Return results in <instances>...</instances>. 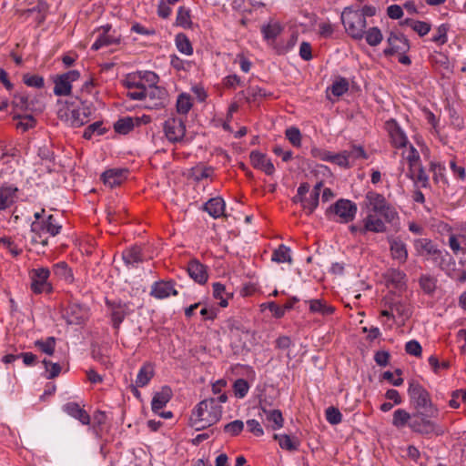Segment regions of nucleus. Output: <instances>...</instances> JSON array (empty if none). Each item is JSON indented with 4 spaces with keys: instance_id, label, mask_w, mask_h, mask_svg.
Returning <instances> with one entry per match:
<instances>
[{
    "instance_id": "16",
    "label": "nucleus",
    "mask_w": 466,
    "mask_h": 466,
    "mask_svg": "<svg viewBox=\"0 0 466 466\" xmlns=\"http://www.w3.org/2000/svg\"><path fill=\"white\" fill-rule=\"evenodd\" d=\"M176 282L173 279L156 281L151 286L150 296L157 299H164L170 295L177 296V290L175 289Z\"/></svg>"
},
{
    "instance_id": "3",
    "label": "nucleus",
    "mask_w": 466,
    "mask_h": 466,
    "mask_svg": "<svg viewBox=\"0 0 466 466\" xmlns=\"http://www.w3.org/2000/svg\"><path fill=\"white\" fill-rule=\"evenodd\" d=\"M340 20L346 33L352 39L360 41L364 38L367 21L359 7L346 6L341 13Z\"/></svg>"
},
{
    "instance_id": "12",
    "label": "nucleus",
    "mask_w": 466,
    "mask_h": 466,
    "mask_svg": "<svg viewBox=\"0 0 466 466\" xmlns=\"http://www.w3.org/2000/svg\"><path fill=\"white\" fill-rule=\"evenodd\" d=\"M62 316L68 325H80L87 319L88 311L86 305L70 301Z\"/></svg>"
},
{
    "instance_id": "2",
    "label": "nucleus",
    "mask_w": 466,
    "mask_h": 466,
    "mask_svg": "<svg viewBox=\"0 0 466 466\" xmlns=\"http://www.w3.org/2000/svg\"><path fill=\"white\" fill-rule=\"evenodd\" d=\"M192 416L195 417L193 425L199 431L218 422L222 416V408L217 404L215 398H208L197 405Z\"/></svg>"
},
{
    "instance_id": "22",
    "label": "nucleus",
    "mask_w": 466,
    "mask_h": 466,
    "mask_svg": "<svg viewBox=\"0 0 466 466\" xmlns=\"http://www.w3.org/2000/svg\"><path fill=\"white\" fill-rule=\"evenodd\" d=\"M386 128L390 136L391 142L395 147L400 148L406 147L408 138L400 127L395 119H390L386 122Z\"/></svg>"
},
{
    "instance_id": "36",
    "label": "nucleus",
    "mask_w": 466,
    "mask_h": 466,
    "mask_svg": "<svg viewBox=\"0 0 466 466\" xmlns=\"http://www.w3.org/2000/svg\"><path fill=\"white\" fill-rule=\"evenodd\" d=\"M271 260L277 263H291L290 248L284 244H280L279 248L273 251Z\"/></svg>"
},
{
    "instance_id": "15",
    "label": "nucleus",
    "mask_w": 466,
    "mask_h": 466,
    "mask_svg": "<svg viewBox=\"0 0 466 466\" xmlns=\"http://www.w3.org/2000/svg\"><path fill=\"white\" fill-rule=\"evenodd\" d=\"M164 132L169 142H180L186 134L185 121L177 117L168 118L164 123Z\"/></svg>"
},
{
    "instance_id": "33",
    "label": "nucleus",
    "mask_w": 466,
    "mask_h": 466,
    "mask_svg": "<svg viewBox=\"0 0 466 466\" xmlns=\"http://www.w3.org/2000/svg\"><path fill=\"white\" fill-rule=\"evenodd\" d=\"M53 273L57 278L66 280V282H73L74 276L72 269L65 261H60L53 266Z\"/></svg>"
},
{
    "instance_id": "46",
    "label": "nucleus",
    "mask_w": 466,
    "mask_h": 466,
    "mask_svg": "<svg viewBox=\"0 0 466 466\" xmlns=\"http://www.w3.org/2000/svg\"><path fill=\"white\" fill-rule=\"evenodd\" d=\"M263 412L267 415V420L269 422H272L271 428L276 431L283 426V417L282 413L279 410H267L266 409H262Z\"/></svg>"
},
{
    "instance_id": "21",
    "label": "nucleus",
    "mask_w": 466,
    "mask_h": 466,
    "mask_svg": "<svg viewBox=\"0 0 466 466\" xmlns=\"http://www.w3.org/2000/svg\"><path fill=\"white\" fill-rule=\"evenodd\" d=\"M58 118L67 123L73 127H79L87 123L81 114L80 106L77 107L70 108L69 112L64 109H59L57 112Z\"/></svg>"
},
{
    "instance_id": "30",
    "label": "nucleus",
    "mask_w": 466,
    "mask_h": 466,
    "mask_svg": "<svg viewBox=\"0 0 466 466\" xmlns=\"http://www.w3.org/2000/svg\"><path fill=\"white\" fill-rule=\"evenodd\" d=\"M154 375V365L151 362H146L138 370L136 380L137 387L142 388L147 385Z\"/></svg>"
},
{
    "instance_id": "40",
    "label": "nucleus",
    "mask_w": 466,
    "mask_h": 466,
    "mask_svg": "<svg viewBox=\"0 0 466 466\" xmlns=\"http://www.w3.org/2000/svg\"><path fill=\"white\" fill-rule=\"evenodd\" d=\"M175 43L177 48L180 53L185 54L187 56H190L193 54L192 44L186 34L178 33L176 35Z\"/></svg>"
},
{
    "instance_id": "51",
    "label": "nucleus",
    "mask_w": 466,
    "mask_h": 466,
    "mask_svg": "<svg viewBox=\"0 0 466 466\" xmlns=\"http://www.w3.org/2000/svg\"><path fill=\"white\" fill-rule=\"evenodd\" d=\"M103 122L96 121L87 126L84 130L83 137L86 139H91L94 134L104 135L107 129L103 127Z\"/></svg>"
},
{
    "instance_id": "26",
    "label": "nucleus",
    "mask_w": 466,
    "mask_h": 466,
    "mask_svg": "<svg viewBox=\"0 0 466 466\" xmlns=\"http://www.w3.org/2000/svg\"><path fill=\"white\" fill-rule=\"evenodd\" d=\"M173 396V391L171 388L167 385H165L161 388L160 391H157L154 394L152 401H151V409L154 412H157L159 410L163 409L167 403L171 400Z\"/></svg>"
},
{
    "instance_id": "55",
    "label": "nucleus",
    "mask_w": 466,
    "mask_h": 466,
    "mask_svg": "<svg viewBox=\"0 0 466 466\" xmlns=\"http://www.w3.org/2000/svg\"><path fill=\"white\" fill-rule=\"evenodd\" d=\"M345 152H346L348 160L350 158L353 160H357V159H360V158L368 159V157H369L368 154L366 153L363 147H361V146L351 145L350 148L348 150H345Z\"/></svg>"
},
{
    "instance_id": "53",
    "label": "nucleus",
    "mask_w": 466,
    "mask_h": 466,
    "mask_svg": "<svg viewBox=\"0 0 466 466\" xmlns=\"http://www.w3.org/2000/svg\"><path fill=\"white\" fill-rule=\"evenodd\" d=\"M138 79L147 86H155L159 81V76L153 71H137Z\"/></svg>"
},
{
    "instance_id": "58",
    "label": "nucleus",
    "mask_w": 466,
    "mask_h": 466,
    "mask_svg": "<svg viewBox=\"0 0 466 466\" xmlns=\"http://www.w3.org/2000/svg\"><path fill=\"white\" fill-rule=\"evenodd\" d=\"M326 420L331 425H337L342 420V414L338 408L333 406L329 407L326 411Z\"/></svg>"
},
{
    "instance_id": "17",
    "label": "nucleus",
    "mask_w": 466,
    "mask_h": 466,
    "mask_svg": "<svg viewBox=\"0 0 466 466\" xmlns=\"http://www.w3.org/2000/svg\"><path fill=\"white\" fill-rule=\"evenodd\" d=\"M387 240L390 245V251L392 259L397 260L400 264H405L408 260V249L406 243L400 237H388Z\"/></svg>"
},
{
    "instance_id": "29",
    "label": "nucleus",
    "mask_w": 466,
    "mask_h": 466,
    "mask_svg": "<svg viewBox=\"0 0 466 466\" xmlns=\"http://www.w3.org/2000/svg\"><path fill=\"white\" fill-rule=\"evenodd\" d=\"M387 282L391 284L395 289H404L406 288V274L396 268H390L386 275Z\"/></svg>"
},
{
    "instance_id": "63",
    "label": "nucleus",
    "mask_w": 466,
    "mask_h": 466,
    "mask_svg": "<svg viewBox=\"0 0 466 466\" xmlns=\"http://www.w3.org/2000/svg\"><path fill=\"white\" fill-rule=\"evenodd\" d=\"M248 101H256L258 97H267L268 96H270V93H268L264 88H261L258 86H250L248 89Z\"/></svg>"
},
{
    "instance_id": "1",
    "label": "nucleus",
    "mask_w": 466,
    "mask_h": 466,
    "mask_svg": "<svg viewBox=\"0 0 466 466\" xmlns=\"http://www.w3.org/2000/svg\"><path fill=\"white\" fill-rule=\"evenodd\" d=\"M416 255L431 259L441 270L450 269L455 265L452 257L447 251L441 250L438 246L430 238H417L413 242Z\"/></svg>"
},
{
    "instance_id": "43",
    "label": "nucleus",
    "mask_w": 466,
    "mask_h": 466,
    "mask_svg": "<svg viewBox=\"0 0 466 466\" xmlns=\"http://www.w3.org/2000/svg\"><path fill=\"white\" fill-rule=\"evenodd\" d=\"M120 36H113L109 34H100L97 39L94 42L91 46V49L96 51L100 49L102 46H108L113 44H119Z\"/></svg>"
},
{
    "instance_id": "42",
    "label": "nucleus",
    "mask_w": 466,
    "mask_h": 466,
    "mask_svg": "<svg viewBox=\"0 0 466 466\" xmlns=\"http://www.w3.org/2000/svg\"><path fill=\"white\" fill-rule=\"evenodd\" d=\"M176 25L177 26H181L185 29H189L192 27V21L190 15V10L186 8L185 6H180L177 10Z\"/></svg>"
},
{
    "instance_id": "49",
    "label": "nucleus",
    "mask_w": 466,
    "mask_h": 466,
    "mask_svg": "<svg viewBox=\"0 0 466 466\" xmlns=\"http://www.w3.org/2000/svg\"><path fill=\"white\" fill-rule=\"evenodd\" d=\"M14 119H19L20 121L16 124V128L27 131L35 126V119L32 115H15Z\"/></svg>"
},
{
    "instance_id": "14",
    "label": "nucleus",
    "mask_w": 466,
    "mask_h": 466,
    "mask_svg": "<svg viewBox=\"0 0 466 466\" xmlns=\"http://www.w3.org/2000/svg\"><path fill=\"white\" fill-rule=\"evenodd\" d=\"M61 229L62 225L58 218L54 215H49L46 218L42 219L41 221H34L31 224L32 233L36 234L39 238L41 237V232L56 237L60 234Z\"/></svg>"
},
{
    "instance_id": "60",
    "label": "nucleus",
    "mask_w": 466,
    "mask_h": 466,
    "mask_svg": "<svg viewBox=\"0 0 466 466\" xmlns=\"http://www.w3.org/2000/svg\"><path fill=\"white\" fill-rule=\"evenodd\" d=\"M287 139L294 146L300 147L301 146V133L298 127H291L286 129L285 132Z\"/></svg>"
},
{
    "instance_id": "57",
    "label": "nucleus",
    "mask_w": 466,
    "mask_h": 466,
    "mask_svg": "<svg viewBox=\"0 0 466 466\" xmlns=\"http://www.w3.org/2000/svg\"><path fill=\"white\" fill-rule=\"evenodd\" d=\"M123 85L128 89L144 88L145 86H147L145 83L141 82V80L138 79V75L137 72L128 74L123 80Z\"/></svg>"
},
{
    "instance_id": "56",
    "label": "nucleus",
    "mask_w": 466,
    "mask_h": 466,
    "mask_svg": "<svg viewBox=\"0 0 466 466\" xmlns=\"http://www.w3.org/2000/svg\"><path fill=\"white\" fill-rule=\"evenodd\" d=\"M23 82L31 87L42 88L45 86L44 77L39 75L25 74L23 76Z\"/></svg>"
},
{
    "instance_id": "4",
    "label": "nucleus",
    "mask_w": 466,
    "mask_h": 466,
    "mask_svg": "<svg viewBox=\"0 0 466 466\" xmlns=\"http://www.w3.org/2000/svg\"><path fill=\"white\" fill-rule=\"evenodd\" d=\"M438 413H432L431 410H419L412 413L409 427L413 432L421 435L431 433L437 436L442 435L444 431L430 419L436 417Z\"/></svg>"
},
{
    "instance_id": "25",
    "label": "nucleus",
    "mask_w": 466,
    "mask_h": 466,
    "mask_svg": "<svg viewBox=\"0 0 466 466\" xmlns=\"http://www.w3.org/2000/svg\"><path fill=\"white\" fill-rule=\"evenodd\" d=\"M62 410L69 416L78 420L83 425H88L90 423L89 414L76 402H67L63 405Z\"/></svg>"
},
{
    "instance_id": "47",
    "label": "nucleus",
    "mask_w": 466,
    "mask_h": 466,
    "mask_svg": "<svg viewBox=\"0 0 466 466\" xmlns=\"http://www.w3.org/2000/svg\"><path fill=\"white\" fill-rule=\"evenodd\" d=\"M28 100L29 96L26 95L25 92H17L14 95L11 105L15 109L28 111L31 108L28 106Z\"/></svg>"
},
{
    "instance_id": "20",
    "label": "nucleus",
    "mask_w": 466,
    "mask_h": 466,
    "mask_svg": "<svg viewBox=\"0 0 466 466\" xmlns=\"http://www.w3.org/2000/svg\"><path fill=\"white\" fill-rule=\"evenodd\" d=\"M251 165L254 168L262 170L266 175L271 176L275 172V167L267 155L258 150H253L249 154Z\"/></svg>"
},
{
    "instance_id": "18",
    "label": "nucleus",
    "mask_w": 466,
    "mask_h": 466,
    "mask_svg": "<svg viewBox=\"0 0 466 466\" xmlns=\"http://www.w3.org/2000/svg\"><path fill=\"white\" fill-rule=\"evenodd\" d=\"M187 271L189 277L197 283L203 285L208 281V267L198 259L193 258L188 261Z\"/></svg>"
},
{
    "instance_id": "34",
    "label": "nucleus",
    "mask_w": 466,
    "mask_h": 466,
    "mask_svg": "<svg viewBox=\"0 0 466 466\" xmlns=\"http://www.w3.org/2000/svg\"><path fill=\"white\" fill-rule=\"evenodd\" d=\"M274 439L278 440L279 445L287 451H295L299 450V441L287 434H275Z\"/></svg>"
},
{
    "instance_id": "27",
    "label": "nucleus",
    "mask_w": 466,
    "mask_h": 466,
    "mask_svg": "<svg viewBox=\"0 0 466 466\" xmlns=\"http://www.w3.org/2000/svg\"><path fill=\"white\" fill-rule=\"evenodd\" d=\"M225 201L220 197H216L208 199L203 205V210L208 212L210 217L213 218H218L222 216H225Z\"/></svg>"
},
{
    "instance_id": "59",
    "label": "nucleus",
    "mask_w": 466,
    "mask_h": 466,
    "mask_svg": "<svg viewBox=\"0 0 466 466\" xmlns=\"http://www.w3.org/2000/svg\"><path fill=\"white\" fill-rule=\"evenodd\" d=\"M244 429V422L240 420H233L224 426V431L230 436L239 435Z\"/></svg>"
},
{
    "instance_id": "64",
    "label": "nucleus",
    "mask_w": 466,
    "mask_h": 466,
    "mask_svg": "<svg viewBox=\"0 0 466 466\" xmlns=\"http://www.w3.org/2000/svg\"><path fill=\"white\" fill-rule=\"evenodd\" d=\"M405 350L408 354L415 357H420L422 353L420 344L415 339L410 340L406 343Z\"/></svg>"
},
{
    "instance_id": "5",
    "label": "nucleus",
    "mask_w": 466,
    "mask_h": 466,
    "mask_svg": "<svg viewBox=\"0 0 466 466\" xmlns=\"http://www.w3.org/2000/svg\"><path fill=\"white\" fill-rule=\"evenodd\" d=\"M365 199L367 205L371 207V210L383 218L385 222L392 224L399 219L395 208L387 201L382 194L370 190L366 193Z\"/></svg>"
},
{
    "instance_id": "52",
    "label": "nucleus",
    "mask_w": 466,
    "mask_h": 466,
    "mask_svg": "<svg viewBox=\"0 0 466 466\" xmlns=\"http://www.w3.org/2000/svg\"><path fill=\"white\" fill-rule=\"evenodd\" d=\"M449 29L450 25L448 24H441L438 26L436 34L432 35L431 40L438 46H443L448 41L447 33Z\"/></svg>"
},
{
    "instance_id": "24",
    "label": "nucleus",
    "mask_w": 466,
    "mask_h": 466,
    "mask_svg": "<svg viewBox=\"0 0 466 466\" xmlns=\"http://www.w3.org/2000/svg\"><path fill=\"white\" fill-rule=\"evenodd\" d=\"M18 188L14 185L4 184L0 187V211L9 208L15 201Z\"/></svg>"
},
{
    "instance_id": "61",
    "label": "nucleus",
    "mask_w": 466,
    "mask_h": 466,
    "mask_svg": "<svg viewBox=\"0 0 466 466\" xmlns=\"http://www.w3.org/2000/svg\"><path fill=\"white\" fill-rule=\"evenodd\" d=\"M395 311L400 317L403 318V320L410 319L412 315L410 306L403 300H397V304L395 305Z\"/></svg>"
},
{
    "instance_id": "48",
    "label": "nucleus",
    "mask_w": 466,
    "mask_h": 466,
    "mask_svg": "<svg viewBox=\"0 0 466 466\" xmlns=\"http://www.w3.org/2000/svg\"><path fill=\"white\" fill-rule=\"evenodd\" d=\"M56 338L48 337L46 340L37 339L35 341V346L39 349L42 352L52 356L56 349Z\"/></svg>"
},
{
    "instance_id": "9",
    "label": "nucleus",
    "mask_w": 466,
    "mask_h": 466,
    "mask_svg": "<svg viewBox=\"0 0 466 466\" xmlns=\"http://www.w3.org/2000/svg\"><path fill=\"white\" fill-rule=\"evenodd\" d=\"M50 274L49 268L45 267L33 268L30 271L31 289L34 293L49 294L53 291L52 284L48 281Z\"/></svg>"
},
{
    "instance_id": "50",
    "label": "nucleus",
    "mask_w": 466,
    "mask_h": 466,
    "mask_svg": "<svg viewBox=\"0 0 466 466\" xmlns=\"http://www.w3.org/2000/svg\"><path fill=\"white\" fill-rule=\"evenodd\" d=\"M331 93L335 96H341L349 90V81L345 77H339L330 87Z\"/></svg>"
},
{
    "instance_id": "28",
    "label": "nucleus",
    "mask_w": 466,
    "mask_h": 466,
    "mask_svg": "<svg viewBox=\"0 0 466 466\" xmlns=\"http://www.w3.org/2000/svg\"><path fill=\"white\" fill-rule=\"evenodd\" d=\"M122 258L127 266L135 267L144 261V254L140 246H132L122 252Z\"/></svg>"
},
{
    "instance_id": "19",
    "label": "nucleus",
    "mask_w": 466,
    "mask_h": 466,
    "mask_svg": "<svg viewBox=\"0 0 466 466\" xmlns=\"http://www.w3.org/2000/svg\"><path fill=\"white\" fill-rule=\"evenodd\" d=\"M385 219L379 218L376 214H368L362 219L361 230L363 232L385 233L388 230Z\"/></svg>"
},
{
    "instance_id": "44",
    "label": "nucleus",
    "mask_w": 466,
    "mask_h": 466,
    "mask_svg": "<svg viewBox=\"0 0 466 466\" xmlns=\"http://www.w3.org/2000/svg\"><path fill=\"white\" fill-rule=\"evenodd\" d=\"M364 37L367 44L370 46H377L383 40V35L377 26L370 27L368 30L365 29Z\"/></svg>"
},
{
    "instance_id": "10",
    "label": "nucleus",
    "mask_w": 466,
    "mask_h": 466,
    "mask_svg": "<svg viewBox=\"0 0 466 466\" xmlns=\"http://www.w3.org/2000/svg\"><path fill=\"white\" fill-rule=\"evenodd\" d=\"M105 303L109 311L108 315L111 319L112 327L118 331L125 318L133 312L129 308V303L123 302L121 300H110L107 299Z\"/></svg>"
},
{
    "instance_id": "11",
    "label": "nucleus",
    "mask_w": 466,
    "mask_h": 466,
    "mask_svg": "<svg viewBox=\"0 0 466 466\" xmlns=\"http://www.w3.org/2000/svg\"><path fill=\"white\" fill-rule=\"evenodd\" d=\"M78 70H70L57 75L54 79V94L57 96H69L72 91V83L80 78Z\"/></svg>"
},
{
    "instance_id": "39",
    "label": "nucleus",
    "mask_w": 466,
    "mask_h": 466,
    "mask_svg": "<svg viewBox=\"0 0 466 466\" xmlns=\"http://www.w3.org/2000/svg\"><path fill=\"white\" fill-rule=\"evenodd\" d=\"M135 120L131 116H125L122 118H119L115 124H114V129L116 133L121 135H127L130 131L133 130L135 127Z\"/></svg>"
},
{
    "instance_id": "6",
    "label": "nucleus",
    "mask_w": 466,
    "mask_h": 466,
    "mask_svg": "<svg viewBox=\"0 0 466 466\" xmlns=\"http://www.w3.org/2000/svg\"><path fill=\"white\" fill-rule=\"evenodd\" d=\"M408 394L410 398V404L416 411L431 410L432 413H438V409L432 404L430 393L417 380L409 381Z\"/></svg>"
},
{
    "instance_id": "41",
    "label": "nucleus",
    "mask_w": 466,
    "mask_h": 466,
    "mask_svg": "<svg viewBox=\"0 0 466 466\" xmlns=\"http://www.w3.org/2000/svg\"><path fill=\"white\" fill-rule=\"evenodd\" d=\"M193 103L190 95L187 93H181L178 95L177 99V112L180 115H187L192 108Z\"/></svg>"
},
{
    "instance_id": "32",
    "label": "nucleus",
    "mask_w": 466,
    "mask_h": 466,
    "mask_svg": "<svg viewBox=\"0 0 466 466\" xmlns=\"http://www.w3.org/2000/svg\"><path fill=\"white\" fill-rule=\"evenodd\" d=\"M282 31L283 26L279 23L268 24L261 26V34L268 44L275 42Z\"/></svg>"
},
{
    "instance_id": "7",
    "label": "nucleus",
    "mask_w": 466,
    "mask_h": 466,
    "mask_svg": "<svg viewBox=\"0 0 466 466\" xmlns=\"http://www.w3.org/2000/svg\"><path fill=\"white\" fill-rule=\"evenodd\" d=\"M358 211L357 204L350 199L339 198L327 209V214L332 213L339 218L336 221L349 223L354 220Z\"/></svg>"
},
{
    "instance_id": "8",
    "label": "nucleus",
    "mask_w": 466,
    "mask_h": 466,
    "mask_svg": "<svg viewBox=\"0 0 466 466\" xmlns=\"http://www.w3.org/2000/svg\"><path fill=\"white\" fill-rule=\"evenodd\" d=\"M387 43L388 47L383 50V55L387 57L392 56L395 54H406L410 48L409 39L399 30H393L389 33Z\"/></svg>"
},
{
    "instance_id": "37",
    "label": "nucleus",
    "mask_w": 466,
    "mask_h": 466,
    "mask_svg": "<svg viewBox=\"0 0 466 466\" xmlns=\"http://www.w3.org/2000/svg\"><path fill=\"white\" fill-rule=\"evenodd\" d=\"M419 285L425 294L432 295L437 288V279L428 274H422L419 279Z\"/></svg>"
},
{
    "instance_id": "13",
    "label": "nucleus",
    "mask_w": 466,
    "mask_h": 466,
    "mask_svg": "<svg viewBox=\"0 0 466 466\" xmlns=\"http://www.w3.org/2000/svg\"><path fill=\"white\" fill-rule=\"evenodd\" d=\"M146 107L149 109L164 108L169 102L168 93L166 88L155 86H147Z\"/></svg>"
},
{
    "instance_id": "54",
    "label": "nucleus",
    "mask_w": 466,
    "mask_h": 466,
    "mask_svg": "<svg viewBox=\"0 0 466 466\" xmlns=\"http://www.w3.org/2000/svg\"><path fill=\"white\" fill-rule=\"evenodd\" d=\"M249 384L244 379H238L233 384V391L237 398L243 399L248 392Z\"/></svg>"
},
{
    "instance_id": "23",
    "label": "nucleus",
    "mask_w": 466,
    "mask_h": 466,
    "mask_svg": "<svg viewBox=\"0 0 466 466\" xmlns=\"http://www.w3.org/2000/svg\"><path fill=\"white\" fill-rule=\"evenodd\" d=\"M127 168H111L107 169L101 175V180L105 185L109 186L111 188L119 186L126 178L128 174Z\"/></svg>"
},
{
    "instance_id": "62",
    "label": "nucleus",
    "mask_w": 466,
    "mask_h": 466,
    "mask_svg": "<svg viewBox=\"0 0 466 466\" xmlns=\"http://www.w3.org/2000/svg\"><path fill=\"white\" fill-rule=\"evenodd\" d=\"M42 363L44 364L46 370L49 371V374L46 377L48 380L55 379L60 374L62 368L59 363H53L46 359L43 360Z\"/></svg>"
},
{
    "instance_id": "35",
    "label": "nucleus",
    "mask_w": 466,
    "mask_h": 466,
    "mask_svg": "<svg viewBox=\"0 0 466 466\" xmlns=\"http://www.w3.org/2000/svg\"><path fill=\"white\" fill-rule=\"evenodd\" d=\"M214 168L212 167H206L203 165H197L189 170V176L192 179L199 182L205 178L212 176Z\"/></svg>"
},
{
    "instance_id": "45",
    "label": "nucleus",
    "mask_w": 466,
    "mask_h": 466,
    "mask_svg": "<svg viewBox=\"0 0 466 466\" xmlns=\"http://www.w3.org/2000/svg\"><path fill=\"white\" fill-rule=\"evenodd\" d=\"M226 327L228 328V329L229 330V333L232 336H239L240 334H248L249 333V329H247L241 323V321H239L234 318H230L226 321Z\"/></svg>"
},
{
    "instance_id": "31",
    "label": "nucleus",
    "mask_w": 466,
    "mask_h": 466,
    "mask_svg": "<svg viewBox=\"0 0 466 466\" xmlns=\"http://www.w3.org/2000/svg\"><path fill=\"white\" fill-rule=\"evenodd\" d=\"M306 303L309 305V311L311 313H319L323 316H329L334 313L335 308L327 305L322 299H309L306 300Z\"/></svg>"
},
{
    "instance_id": "38",
    "label": "nucleus",
    "mask_w": 466,
    "mask_h": 466,
    "mask_svg": "<svg viewBox=\"0 0 466 466\" xmlns=\"http://www.w3.org/2000/svg\"><path fill=\"white\" fill-rule=\"evenodd\" d=\"M411 417L412 414L409 413L407 410L398 409L393 413L392 424L398 429L404 428L405 426H409Z\"/></svg>"
}]
</instances>
